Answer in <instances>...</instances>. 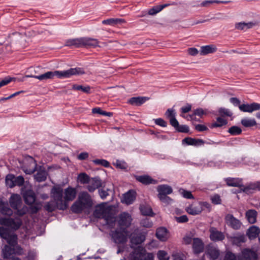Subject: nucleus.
Listing matches in <instances>:
<instances>
[{
    "instance_id": "1",
    "label": "nucleus",
    "mask_w": 260,
    "mask_h": 260,
    "mask_svg": "<svg viewBox=\"0 0 260 260\" xmlns=\"http://www.w3.org/2000/svg\"><path fill=\"white\" fill-rule=\"evenodd\" d=\"M53 199L47 202L44 206V209L48 212H52L56 209L66 210L67 205L63 202V188L60 185L53 186L50 191Z\"/></svg>"
},
{
    "instance_id": "2",
    "label": "nucleus",
    "mask_w": 260,
    "mask_h": 260,
    "mask_svg": "<svg viewBox=\"0 0 260 260\" xmlns=\"http://www.w3.org/2000/svg\"><path fill=\"white\" fill-rule=\"evenodd\" d=\"M85 73L84 70L80 68H71L68 70L54 72L49 71L40 75H30L29 77L37 79L40 81L53 79L56 76L59 78H69L71 76L76 75H82Z\"/></svg>"
},
{
    "instance_id": "3",
    "label": "nucleus",
    "mask_w": 260,
    "mask_h": 260,
    "mask_svg": "<svg viewBox=\"0 0 260 260\" xmlns=\"http://www.w3.org/2000/svg\"><path fill=\"white\" fill-rule=\"evenodd\" d=\"M93 205L91 196L86 191H82L79 194L77 200L71 207V211L76 214L81 213L85 210L90 209Z\"/></svg>"
},
{
    "instance_id": "4",
    "label": "nucleus",
    "mask_w": 260,
    "mask_h": 260,
    "mask_svg": "<svg viewBox=\"0 0 260 260\" xmlns=\"http://www.w3.org/2000/svg\"><path fill=\"white\" fill-rule=\"evenodd\" d=\"M93 214L96 218L104 219L106 224L109 226H113L115 223V217L111 209L109 207H106L104 204L96 205Z\"/></svg>"
},
{
    "instance_id": "5",
    "label": "nucleus",
    "mask_w": 260,
    "mask_h": 260,
    "mask_svg": "<svg viewBox=\"0 0 260 260\" xmlns=\"http://www.w3.org/2000/svg\"><path fill=\"white\" fill-rule=\"evenodd\" d=\"M131 260H154V255L152 253H147L146 249L138 246L129 254Z\"/></svg>"
},
{
    "instance_id": "6",
    "label": "nucleus",
    "mask_w": 260,
    "mask_h": 260,
    "mask_svg": "<svg viewBox=\"0 0 260 260\" xmlns=\"http://www.w3.org/2000/svg\"><path fill=\"white\" fill-rule=\"evenodd\" d=\"M113 241L116 244H125L127 241L128 231L126 229H116L110 234Z\"/></svg>"
},
{
    "instance_id": "7",
    "label": "nucleus",
    "mask_w": 260,
    "mask_h": 260,
    "mask_svg": "<svg viewBox=\"0 0 260 260\" xmlns=\"http://www.w3.org/2000/svg\"><path fill=\"white\" fill-rule=\"evenodd\" d=\"M22 224V221L20 217H1L0 224L8 226L10 229L16 231L18 230Z\"/></svg>"
},
{
    "instance_id": "8",
    "label": "nucleus",
    "mask_w": 260,
    "mask_h": 260,
    "mask_svg": "<svg viewBox=\"0 0 260 260\" xmlns=\"http://www.w3.org/2000/svg\"><path fill=\"white\" fill-rule=\"evenodd\" d=\"M0 237L6 240L11 246H15L17 243V236L16 234H11L9 229L0 226Z\"/></svg>"
},
{
    "instance_id": "9",
    "label": "nucleus",
    "mask_w": 260,
    "mask_h": 260,
    "mask_svg": "<svg viewBox=\"0 0 260 260\" xmlns=\"http://www.w3.org/2000/svg\"><path fill=\"white\" fill-rule=\"evenodd\" d=\"M133 219L130 214L123 212L117 217V224L120 229H126L132 224Z\"/></svg>"
},
{
    "instance_id": "10",
    "label": "nucleus",
    "mask_w": 260,
    "mask_h": 260,
    "mask_svg": "<svg viewBox=\"0 0 260 260\" xmlns=\"http://www.w3.org/2000/svg\"><path fill=\"white\" fill-rule=\"evenodd\" d=\"M129 239L131 244V247L133 248L134 246L143 243L145 240L146 236L143 233L139 232L138 230H135L131 234Z\"/></svg>"
},
{
    "instance_id": "11",
    "label": "nucleus",
    "mask_w": 260,
    "mask_h": 260,
    "mask_svg": "<svg viewBox=\"0 0 260 260\" xmlns=\"http://www.w3.org/2000/svg\"><path fill=\"white\" fill-rule=\"evenodd\" d=\"M64 194L63 202L66 204L67 209L69 206L68 202L73 201L76 198L77 194L76 189L71 186H69L64 189Z\"/></svg>"
},
{
    "instance_id": "12",
    "label": "nucleus",
    "mask_w": 260,
    "mask_h": 260,
    "mask_svg": "<svg viewBox=\"0 0 260 260\" xmlns=\"http://www.w3.org/2000/svg\"><path fill=\"white\" fill-rule=\"evenodd\" d=\"M186 211L191 215H197L201 214L203 211L200 202L194 201L187 206L185 209Z\"/></svg>"
},
{
    "instance_id": "13",
    "label": "nucleus",
    "mask_w": 260,
    "mask_h": 260,
    "mask_svg": "<svg viewBox=\"0 0 260 260\" xmlns=\"http://www.w3.org/2000/svg\"><path fill=\"white\" fill-rule=\"evenodd\" d=\"M99 41L98 39L89 37L81 38V47L95 48L99 46Z\"/></svg>"
},
{
    "instance_id": "14",
    "label": "nucleus",
    "mask_w": 260,
    "mask_h": 260,
    "mask_svg": "<svg viewBox=\"0 0 260 260\" xmlns=\"http://www.w3.org/2000/svg\"><path fill=\"white\" fill-rule=\"evenodd\" d=\"M155 236L161 242H165L170 237L169 231L165 227L158 228L156 230Z\"/></svg>"
},
{
    "instance_id": "15",
    "label": "nucleus",
    "mask_w": 260,
    "mask_h": 260,
    "mask_svg": "<svg viewBox=\"0 0 260 260\" xmlns=\"http://www.w3.org/2000/svg\"><path fill=\"white\" fill-rule=\"evenodd\" d=\"M137 193L135 190L131 189L123 195L121 202L126 205H131L133 203L136 198Z\"/></svg>"
},
{
    "instance_id": "16",
    "label": "nucleus",
    "mask_w": 260,
    "mask_h": 260,
    "mask_svg": "<svg viewBox=\"0 0 260 260\" xmlns=\"http://www.w3.org/2000/svg\"><path fill=\"white\" fill-rule=\"evenodd\" d=\"M229 186L238 187V189H236L235 191L233 190H232L234 193L241 192L242 190V188L243 186L242 179L238 178L229 177Z\"/></svg>"
},
{
    "instance_id": "17",
    "label": "nucleus",
    "mask_w": 260,
    "mask_h": 260,
    "mask_svg": "<svg viewBox=\"0 0 260 260\" xmlns=\"http://www.w3.org/2000/svg\"><path fill=\"white\" fill-rule=\"evenodd\" d=\"M210 238L211 241L217 242L222 241L224 238V235L223 233L217 230L216 228L211 227L209 230Z\"/></svg>"
},
{
    "instance_id": "18",
    "label": "nucleus",
    "mask_w": 260,
    "mask_h": 260,
    "mask_svg": "<svg viewBox=\"0 0 260 260\" xmlns=\"http://www.w3.org/2000/svg\"><path fill=\"white\" fill-rule=\"evenodd\" d=\"M241 253L243 260H257L258 258L256 252L249 248L243 249Z\"/></svg>"
},
{
    "instance_id": "19",
    "label": "nucleus",
    "mask_w": 260,
    "mask_h": 260,
    "mask_svg": "<svg viewBox=\"0 0 260 260\" xmlns=\"http://www.w3.org/2000/svg\"><path fill=\"white\" fill-rule=\"evenodd\" d=\"M89 185L87 186V189L90 192H93L96 189L102 186V180L99 177H95L90 179L88 182Z\"/></svg>"
},
{
    "instance_id": "20",
    "label": "nucleus",
    "mask_w": 260,
    "mask_h": 260,
    "mask_svg": "<svg viewBox=\"0 0 260 260\" xmlns=\"http://www.w3.org/2000/svg\"><path fill=\"white\" fill-rule=\"evenodd\" d=\"M239 109L244 112H252L260 109V104L253 103L251 104H242L239 106Z\"/></svg>"
},
{
    "instance_id": "21",
    "label": "nucleus",
    "mask_w": 260,
    "mask_h": 260,
    "mask_svg": "<svg viewBox=\"0 0 260 260\" xmlns=\"http://www.w3.org/2000/svg\"><path fill=\"white\" fill-rule=\"evenodd\" d=\"M204 143V141L202 139L192 138L191 137H186L182 140V144L186 145L199 146L203 145Z\"/></svg>"
},
{
    "instance_id": "22",
    "label": "nucleus",
    "mask_w": 260,
    "mask_h": 260,
    "mask_svg": "<svg viewBox=\"0 0 260 260\" xmlns=\"http://www.w3.org/2000/svg\"><path fill=\"white\" fill-rule=\"evenodd\" d=\"M135 179L137 181L144 185H149L150 184H156L157 183V181L156 180L153 179L148 175L140 176L136 175L135 176Z\"/></svg>"
},
{
    "instance_id": "23",
    "label": "nucleus",
    "mask_w": 260,
    "mask_h": 260,
    "mask_svg": "<svg viewBox=\"0 0 260 260\" xmlns=\"http://www.w3.org/2000/svg\"><path fill=\"white\" fill-rule=\"evenodd\" d=\"M9 203L13 209H17L22 203L20 196L17 194H12L9 199Z\"/></svg>"
},
{
    "instance_id": "24",
    "label": "nucleus",
    "mask_w": 260,
    "mask_h": 260,
    "mask_svg": "<svg viewBox=\"0 0 260 260\" xmlns=\"http://www.w3.org/2000/svg\"><path fill=\"white\" fill-rule=\"evenodd\" d=\"M149 99V98L146 96L133 97L130 98L127 103L133 106H140L145 103Z\"/></svg>"
},
{
    "instance_id": "25",
    "label": "nucleus",
    "mask_w": 260,
    "mask_h": 260,
    "mask_svg": "<svg viewBox=\"0 0 260 260\" xmlns=\"http://www.w3.org/2000/svg\"><path fill=\"white\" fill-rule=\"evenodd\" d=\"M192 248L196 254L202 252L204 248V245L202 241L199 238H193Z\"/></svg>"
},
{
    "instance_id": "26",
    "label": "nucleus",
    "mask_w": 260,
    "mask_h": 260,
    "mask_svg": "<svg viewBox=\"0 0 260 260\" xmlns=\"http://www.w3.org/2000/svg\"><path fill=\"white\" fill-rule=\"evenodd\" d=\"M176 113L173 108H169L167 109L165 112V115L167 118L170 120V123L171 125H177V120L176 118Z\"/></svg>"
},
{
    "instance_id": "27",
    "label": "nucleus",
    "mask_w": 260,
    "mask_h": 260,
    "mask_svg": "<svg viewBox=\"0 0 260 260\" xmlns=\"http://www.w3.org/2000/svg\"><path fill=\"white\" fill-rule=\"evenodd\" d=\"M0 212L4 215L11 216L13 214V211L9 207L7 202H4L0 199Z\"/></svg>"
},
{
    "instance_id": "28",
    "label": "nucleus",
    "mask_w": 260,
    "mask_h": 260,
    "mask_svg": "<svg viewBox=\"0 0 260 260\" xmlns=\"http://www.w3.org/2000/svg\"><path fill=\"white\" fill-rule=\"evenodd\" d=\"M157 191L158 192V196H166L172 193L173 189L170 186L167 184H162L157 186Z\"/></svg>"
},
{
    "instance_id": "29",
    "label": "nucleus",
    "mask_w": 260,
    "mask_h": 260,
    "mask_svg": "<svg viewBox=\"0 0 260 260\" xmlns=\"http://www.w3.org/2000/svg\"><path fill=\"white\" fill-rule=\"evenodd\" d=\"M24 201L28 205H31L36 201V197L35 192L31 190H27L23 195Z\"/></svg>"
},
{
    "instance_id": "30",
    "label": "nucleus",
    "mask_w": 260,
    "mask_h": 260,
    "mask_svg": "<svg viewBox=\"0 0 260 260\" xmlns=\"http://www.w3.org/2000/svg\"><path fill=\"white\" fill-rule=\"evenodd\" d=\"M242 191L246 193L252 192V190H260V182H256L255 183H251L247 186H244L242 188Z\"/></svg>"
},
{
    "instance_id": "31",
    "label": "nucleus",
    "mask_w": 260,
    "mask_h": 260,
    "mask_svg": "<svg viewBox=\"0 0 260 260\" xmlns=\"http://www.w3.org/2000/svg\"><path fill=\"white\" fill-rule=\"evenodd\" d=\"M125 22L123 19L111 18L102 21V23L104 25H108L110 26H116L117 24H122Z\"/></svg>"
},
{
    "instance_id": "32",
    "label": "nucleus",
    "mask_w": 260,
    "mask_h": 260,
    "mask_svg": "<svg viewBox=\"0 0 260 260\" xmlns=\"http://www.w3.org/2000/svg\"><path fill=\"white\" fill-rule=\"evenodd\" d=\"M175 3L173 4H165L161 5H157L155 6H154L152 8L150 9L148 11V14L150 15H154L156 14L157 13L160 12L163 9L169 6L170 5H174Z\"/></svg>"
},
{
    "instance_id": "33",
    "label": "nucleus",
    "mask_w": 260,
    "mask_h": 260,
    "mask_svg": "<svg viewBox=\"0 0 260 260\" xmlns=\"http://www.w3.org/2000/svg\"><path fill=\"white\" fill-rule=\"evenodd\" d=\"M216 50L217 48L213 45L203 46L201 48L200 54L205 55L209 53H214Z\"/></svg>"
},
{
    "instance_id": "34",
    "label": "nucleus",
    "mask_w": 260,
    "mask_h": 260,
    "mask_svg": "<svg viewBox=\"0 0 260 260\" xmlns=\"http://www.w3.org/2000/svg\"><path fill=\"white\" fill-rule=\"evenodd\" d=\"M47 176V173L46 171L44 169H40L35 175L34 177L37 181L41 182L46 180Z\"/></svg>"
},
{
    "instance_id": "35",
    "label": "nucleus",
    "mask_w": 260,
    "mask_h": 260,
    "mask_svg": "<svg viewBox=\"0 0 260 260\" xmlns=\"http://www.w3.org/2000/svg\"><path fill=\"white\" fill-rule=\"evenodd\" d=\"M241 124L245 127H251L257 124L254 118L245 117L241 120Z\"/></svg>"
},
{
    "instance_id": "36",
    "label": "nucleus",
    "mask_w": 260,
    "mask_h": 260,
    "mask_svg": "<svg viewBox=\"0 0 260 260\" xmlns=\"http://www.w3.org/2000/svg\"><path fill=\"white\" fill-rule=\"evenodd\" d=\"M260 229L255 226H252L249 228L247 235L250 239H254L258 236Z\"/></svg>"
},
{
    "instance_id": "37",
    "label": "nucleus",
    "mask_w": 260,
    "mask_h": 260,
    "mask_svg": "<svg viewBox=\"0 0 260 260\" xmlns=\"http://www.w3.org/2000/svg\"><path fill=\"white\" fill-rule=\"evenodd\" d=\"M246 216L249 223H254L256 220L257 212L254 210H249L246 213Z\"/></svg>"
},
{
    "instance_id": "38",
    "label": "nucleus",
    "mask_w": 260,
    "mask_h": 260,
    "mask_svg": "<svg viewBox=\"0 0 260 260\" xmlns=\"http://www.w3.org/2000/svg\"><path fill=\"white\" fill-rule=\"evenodd\" d=\"M229 222L230 223L231 227L235 230H238L241 227V222L234 218L232 215L229 214Z\"/></svg>"
},
{
    "instance_id": "39",
    "label": "nucleus",
    "mask_w": 260,
    "mask_h": 260,
    "mask_svg": "<svg viewBox=\"0 0 260 260\" xmlns=\"http://www.w3.org/2000/svg\"><path fill=\"white\" fill-rule=\"evenodd\" d=\"M66 46H74L76 48L81 47V38L72 39H69L66 41L65 43Z\"/></svg>"
},
{
    "instance_id": "40",
    "label": "nucleus",
    "mask_w": 260,
    "mask_h": 260,
    "mask_svg": "<svg viewBox=\"0 0 260 260\" xmlns=\"http://www.w3.org/2000/svg\"><path fill=\"white\" fill-rule=\"evenodd\" d=\"M72 89L74 90H81L87 94L91 93V87L89 85L84 86L81 85L74 84L72 86Z\"/></svg>"
},
{
    "instance_id": "41",
    "label": "nucleus",
    "mask_w": 260,
    "mask_h": 260,
    "mask_svg": "<svg viewBox=\"0 0 260 260\" xmlns=\"http://www.w3.org/2000/svg\"><path fill=\"white\" fill-rule=\"evenodd\" d=\"M11 246L5 245L3 249V256L5 258H8L14 253V248Z\"/></svg>"
},
{
    "instance_id": "42",
    "label": "nucleus",
    "mask_w": 260,
    "mask_h": 260,
    "mask_svg": "<svg viewBox=\"0 0 260 260\" xmlns=\"http://www.w3.org/2000/svg\"><path fill=\"white\" fill-rule=\"evenodd\" d=\"M255 25V23L249 22L248 23L240 22L236 25V27L240 30H246L247 29L252 28Z\"/></svg>"
},
{
    "instance_id": "43",
    "label": "nucleus",
    "mask_w": 260,
    "mask_h": 260,
    "mask_svg": "<svg viewBox=\"0 0 260 260\" xmlns=\"http://www.w3.org/2000/svg\"><path fill=\"white\" fill-rule=\"evenodd\" d=\"M226 124V120L222 117H218L216 119V121L213 122L210 126L211 128L221 127Z\"/></svg>"
},
{
    "instance_id": "44",
    "label": "nucleus",
    "mask_w": 260,
    "mask_h": 260,
    "mask_svg": "<svg viewBox=\"0 0 260 260\" xmlns=\"http://www.w3.org/2000/svg\"><path fill=\"white\" fill-rule=\"evenodd\" d=\"M172 126H173L175 128V129L178 132L187 133L189 131V127L187 125H180L178 121L177 125L175 124Z\"/></svg>"
},
{
    "instance_id": "45",
    "label": "nucleus",
    "mask_w": 260,
    "mask_h": 260,
    "mask_svg": "<svg viewBox=\"0 0 260 260\" xmlns=\"http://www.w3.org/2000/svg\"><path fill=\"white\" fill-rule=\"evenodd\" d=\"M142 214L146 216H153V213L152 209L148 206H141L140 208Z\"/></svg>"
},
{
    "instance_id": "46",
    "label": "nucleus",
    "mask_w": 260,
    "mask_h": 260,
    "mask_svg": "<svg viewBox=\"0 0 260 260\" xmlns=\"http://www.w3.org/2000/svg\"><path fill=\"white\" fill-rule=\"evenodd\" d=\"M208 253L212 260H215L219 255V250L214 248L209 249Z\"/></svg>"
},
{
    "instance_id": "47",
    "label": "nucleus",
    "mask_w": 260,
    "mask_h": 260,
    "mask_svg": "<svg viewBox=\"0 0 260 260\" xmlns=\"http://www.w3.org/2000/svg\"><path fill=\"white\" fill-rule=\"evenodd\" d=\"M78 179L81 184H87L89 181L90 177L86 173H82L79 174Z\"/></svg>"
},
{
    "instance_id": "48",
    "label": "nucleus",
    "mask_w": 260,
    "mask_h": 260,
    "mask_svg": "<svg viewBox=\"0 0 260 260\" xmlns=\"http://www.w3.org/2000/svg\"><path fill=\"white\" fill-rule=\"evenodd\" d=\"M14 175L13 174H8L6 177V184L7 186L12 188L15 186L14 184Z\"/></svg>"
},
{
    "instance_id": "49",
    "label": "nucleus",
    "mask_w": 260,
    "mask_h": 260,
    "mask_svg": "<svg viewBox=\"0 0 260 260\" xmlns=\"http://www.w3.org/2000/svg\"><path fill=\"white\" fill-rule=\"evenodd\" d=\"M241 133V128L238 126H232L229 128V133L233 136L240 135Z\"/></svg>"
},
{
    "instance_id": "50",
    "label": "nucleus",
    "mask_w": 260,
    "mask_h": 260,
    "mask_svg": "<svg viewBox=\"0 0 260 260\" xmlns=\"http://www.w3.org/2000/svg\"><path fill=\"white\" fill-rule=\"evenodd\" d=\"M92 161L96 165H100L106 168H108L110 166L109 161L104 159H96L93 160Z\"/></svg>"
},
{
    "instance_id": "51",
    "label": "nucleus",
    "mask_w": 260,
    "mask_h": 260,
    "mask_svg": "<svg viewBox=\"0 0 260 260\" xmlns=\"http://www.w3.org/2000/svg\"><path fill=\"white\" fill-rule=\"evenodd\" d=\"M211 203L214 205H219L221 203L220 196L218 194H214L210 197Z\"/></svg>"
},
{
    "instance_id": "52",
    "label": "nucleus",
    "mask_w": 260,
    "mask_h": 260,
    "mask_svg": "<svg viewBox=\"0 0 260 260\" xmlns=\"http://www.w3.org/2000/svg\"><path fill=\"white\" fill-rule=\"evenodd\" d=\"M180 193L184 198L187 199H193L194 197L191 191L185 190L184 189H180L179 190Z\"/></svg>"
},
{
    "instance_id": "53",
    "label": "nucleus",
    "mask_w": 260,
    "mask_h": 260,
    "mask_svg": "<svg viewBox=\"0 0 260 260\" xmlns=\"http://www.w3.org/2000/svg\"><path fill=\"white\" fill-rule=\"evenodd\" d=\"M227 1H220L217 0H210V1H205L203 2L201 4V6L202 7H208L210 4H212L214 3L216 4H220V3H227Z\"/></svg>"
},
{
    "instance_id": "54",
    "label": "nucleus",
    "mask_w": 260,
    "mask_h": 260,
    "mask_svg": "<svg viewBox=\"0 0 260 260\" xmlns=\"http://www.w3.org/2000/svg\"><path fill=\"white\" fill-rule=\"evenodd\" d=\"M114 165L117 168L125 170L127 168V164L124 161L119 160H116L115 162L114 163Z\"/></svg>"
},
{
    "instance_id": "55",
    "label": "nucleus",
    "mask_w": 260,
    "mask_h": 260,
    "mask_svg": "<svg viewBox=\"0 0 260 260\" xmlns=\"http://www.w3.org/2000/svg\"><path fill=\"white\" fill-rule=\"evenodd\" d=\"M14 184L15 186H22L24 182V179L22 176L15 177L14 176Z\"/></svg>"
},
{
    "instance_id": "56",
    "label": "nucleus",
    "mask_w": 260,
    "mask_h": 260,
    "mask_svg": "<svg viewBox=\"0 0 260 260\" xmlns=\"http://www.w3.org/2000/svg\"><path fill=\"white\" fill-rule=\"evenodd\" d=\"M167 252L164 250H159L157 253V257L159 260H169V257H167Z\"/></svg>"
},
{
    "instance_id": "57",
    "label": "nucleus",
    "mask_w": 260,
    "mask_h": 260,
    "mask_svg": "<svg viewBox=\"0 0 260 260\" xmlns=\"http://www.w3.org/2000/svg\"><path fill=\"white\" fill-rule=\"evenodd\" d=\"M158 198L160 200L161 202H162L164 203L169 204L171 203V202L173 201L172 199L170 198L169 197L167 196V195L163 196H158Z\"/></svg>"
},
{
    "instance_id": "58",
    "label": "nucleus",
    "mask_w": 260,
    "mask_h": 260,
    "mask_svg": "<svg viewBox=\"0 0 260 260\" xmlns=\"http://www.w3.org/2000/svg\"><path fill=\"white\" fill-rule=\"evenodd\" d=\"M17 211L15 212V214L17 215H18L19 216H22L24 215H25L27 211V208L26 206H23L21 209H19L18 208L17 209H16Z\"/></svg>"
},
{
    "instance_id": "59",
    "label": "nucleus",
    "mask_w": 260,
    "mask_h": 260,
    "mask_svg": "<svg viewBox=\"0 0 260 260\" xmlns=\"http://www.w3.org/2000/svg\"><path fill=\"white\" fill-rule=\"evenodd\" d=\"M200 203L203 210L204 209H206L208 212H211L212 210V206L209 203L207 202H200Z\"/></svg>"
},
{
    "instance_id": "60",
    "label": "nucleus",
    "mask_w": 260,
    "mask_h": 260,
    "mask_svg": "<svg viewBox=\"0 0 260 260\" xmlns=\"http://www.w3.org/2000/svg\"><path fill=\"white\" fill-rule=\"evenodd\" d=\"M13 78L10 77H6L4 79H3L2 81H0V88L2 87L5 86L10 83L12 81H13Z\"/></svg>"
},
{
    "instance_id": "61",
    "label": "nucleus",
    "mask_w": 260,
    "mask_h": 260,
    "mask_svg": "<svg viewBox=\"0 0 260 260\" xmlns=\"http://www.w3.org/2000/svg\"><path fill=\"white\" fill-rule=\"evenodd\" d=\"M154 122L156 125H159L161 127H166L167 126V122L161 118L154 119Z\"/></svg>"
},
{
    "instance_id": "62",
    "label": "nucleus",
    "mask_w": 260,
    "mask_h": 260,
    "mask_svg": "<svg viewBox=\"0 0 260 260\" xmlns=\"http://www.w3.org/2000/svg\"><path fill=\"white\" fill-rule=\"evenodd\" d=\"M175 218L176 221L178 223H185L188 221V218L185 215H183L179 217H176Z\"/></svg>"
},
{
    "instance_id": "63",
    "label": "nucleus",
    "mask_w": 260,
    "mask_h": 260,
    "mask_svg": "<svg viewBox=\"0 0 260 260\" xmlns=\"http://www.w3.org/2000/svg\"><path fill=\"white\" fill-rule=\"evenodd\" d=\"M141 224L144 227L146 228H151L153 225V223L152 221H149V220L147 218L143 219L141 221Z\"/></svg>"
},
{
    "instance_id": "64",
    "label": "nucleus",
    "mask_w": 260,
    "mask_h": 260,
    "mask_svg": "<svg viewBox=\"0 0 260 260\" xmlns=\"http://www.w3.org/2000/svg\"><path fill=\"white\" fill-rule=\"evenodd\" d=\"M195 116L197 115L202 117L203 115L206 114V112L202 108H198L193 111Z\"/></svg>"
}]
</instances>
